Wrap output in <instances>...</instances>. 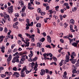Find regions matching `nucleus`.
Segmentation results:
<instances>
[{"instance_id": "9", "label": "nucleus", "mask_w": 79, "mask_h": 79, "mask_svg": "<svg viewBox=\"0 0 79 79\" xmlns=\"http://www.w3.org/2000/svg\"><path fill=\"white\" fill-rule=\"evenodd\" d=\"M69 60V56L68 55H66L65 57V61L66 62H68Z\"/></svg>"}, {"instance_id": "43", "label": "nucleus", "mask_w": 79, "mask_h": 79, "mask_svg": "<svg viewBox=\"0 0 79 79\" xmlns=\"http://www.w3.org/2000/svg\"><path fill=\"white\" fill-rule=\"evenodd\" d=\"M18 43L19 45H21L22 44V42L20 40H19L18 41Z\"/></svg>"}, {"instance_id": "10", "label": "nucleus", "mask_w": 79, "mask_h": 79, "mask_svg": "<svg viewBox=\"0 0 79 79\" xmlns=\"http://www.w3.org/2000/svg\"><path fill=\"white\" fill-rule=\"evenodd\" d=\"M41 71V72L40 73V74L41 76H43L45 73V71L44 69H42Z\"/></svg>"}, {"instance_id": "62", "label": "nucleus", "mask_w": 79, "mask_h": 79, "mask_svg": "<svg viewBox=\"0 0 79 79\" xmlns=\"http://www.w3.org/2000/svg\"><path fill=\"white\" fill-rule=\"evenodd\" d=\"M60 41L61 42V43H64V40H63V39H60Z\"/></svg>"}, {"instance_id": "11", "label": "nucleus", "mask_w": 79, "mask_h": 79, "mask_svg": "<svg viewBox=\"0 0 79 79\" xmlns=\"http://www.w3.org/2000/svg\"><path fill=\"white\" fill-rule=\"evenodd\" d=\"M26 56V55H23L22 56V58L21 59V61H22V62H23V61L26 60V58H25V57Z\"/></svg>"}, {"instance_id": "7", "label": "nucleus", "mask_w": 79, "mask_h": 79, "mask_svg": "<svg viewBox=\"0 0 79 79\" xmlns=\"http://www.w3.org/2000/svg\"><path fill=\"white\" fill-rule=\"evenodd\" d=\"M6 38L7 39H9L11 38V39H13V35H7L6 36Z\"/></svg>"}, {"instance_id": "35", "label": "nucleus", "mask_w": 79, "mask_h": 79, "mask_svg": "<svg viewBox=\"0 0 79 79\" xmlns=\"http://www.w3.org/2000/svg\"><path fill=\"white\" fill-rule=\"evenodd\" d=\"M31 42H35V39L34 38V37L32 38Z\"/></svg>"}, {"instance_id": "22", "label": "nucleus", "mask_w": 79, "mask_h": 79, "mask_svg": "<svg viewBox=\"0 0 79 79\" xmlns=\"http://www.w3.org/2000/svg\"><path fill=\"white\" fill-rule=\"evenodd\" d=\"M3 39H4V36L3 35H2L0 36V41H3Z\"/></svg>"}, {"instance_id": "29", "label": "nucleus", "mask_w": 79, "mask_h": 79, "mask_svg": "<svg viewBox=\"0 0 79 79\" xmlns=\"http://www.w3.org/2000/svg\"><path fill=\"white\" fill-rule=\"evenodd\" d=\"M59 16L60 17V21H62L63 19V17L61 15H59Z\"/></svg>"}, {"instance_id": "28", "label": "nucleus", "mask_w": 79, "mask_h": 79, "mask_svg": "<svg viewBox=\"0 0 79 79\" xmlns=\"http://www.w3.org/2000/svg\"><path fill=\"white\" fill-rule=\"evenodd\" d=\"M77 10V8L76 7L72 8V11L73 12H75Z\"/></svg>"}, {"instance_id": "59", "label": "nucleus", "mask_w": 79, "mask_h": 79, "mask_svg": "<svg viewBox=\"0 0 79 79\" xmlns=\"http://www.w3.org/2000/svg\"><path fill=\"white\" fill-rule=\"evenodd\" d=\"M26 22H27V23H30L29 19H26Z\"/></svg>"}, {"instance_id": "23", "label": "nucleus", "mask_w": 79, "mask_h": 79, "mask_svg": "<svg viewBox=\"0 0 79 79\" xmlns=\"http://www.w3.org/2000/svg\"><path fill=\"white\" fill-rule=\"evenodd\" d=\"M26 8V7L24 6L22 9V13H24V11H25V9Z\"/></svg>"}, {"instance_id": "24", "label": "nucleus", "mask_w": 79, "mask_h": 79, "mask_svg": "<svg viewBox=\"0 0 79 79\" xmlns=\"http://www.w3.org/2000/svg\"><path fill=\"white\" fill-rule=\"evenodd\" d=\"M37 27H41V24L40 23H38L36 25Z\"/></svg>"}, {"instance_id": "64", "label": "nucleus", "mask_w": 79, "mask_h": 79, "mask_svg": "<svg viewBox=\"0 0 79 79\" xmlns=\"http://www.w3.org/2000/svg\"><path fill=\"white\" fill-rule=\"evenodd\" d=\"M49 55L50 56V57H52V56H53V54L51 53H49Z\"/></svg>"}, {"instance_id": "19", "label": "nucleus", "mask_w": 79, "mask_h": 79, "mask_svg": "<svg viewBox=\"0 0 79 79\" xmlns=\"http://www.w3.org/2000/svg\"><path fill=\"white\" fill-rule=\"evenodd\" d=\"M78 44V43H73L72 44V45L73 46H74V47H77V44Z\"/></svg>"}, {"instance_id": "44", "label": "nucleus", "mask_w": 79, "mask_h": 79, "mask_svg": "<svg viewBox=\"0 0 79 79\" xmlns=\"http://www.w3.org/2000/svg\"><path fill=\"white\" fill-rule=\"evenodd\" d=\"M26 16V14L25 13H23L22 14V16L23 17Z\"/></svg>"}, {"instance_id": "45", "label": "nucleus", "mask_w": 79, "mask_h": 79, "mask_svg": "<svg viewBox=\"0 0 79 79\" xmlns=\"http://www.w3.org/2000/svg\"><path fill=\"white\" fill-rule=\"evenodd\" d=\"M31 70H30V71H28V70H27L26 71V74H29V73H31Z\"/></svg>"}, {"instance_id": "50", "label": "nucleus", "mask_w": 79, "mask_h": 79, "mask_svg": "<svg viewBox=\"0 0 79 79\" xmlns=\"http://www.w3.org/2000/svg\"><path fill=\"white\" fill-rule=\"evenodd\" d=\"M75 65L76 67H79V63L77 62V63L75 64Z\"/></svg>"}, {"instance_id": "6", "label": "nucleus", "mask_w": 79, "mask_h": 79, "mask_svg": "<svg viewBox=\"0 0 79 79\" xmlns=\"http://www.w3.org/2000/svg\"><path fill=\"white\" fill-rule=\"evenodd\" d=\"M38 66V65L37 64V63L36 62L35 63V65L34 67V70H35V72H34V73H36V71H37V67Z\"/></svg>"}, {"instance_id": "36", "label": "nucleus", "mask_w": 79, "mask_h": 79, "mask_svg": "<svg viewBox=\"0 0 79 79\" xmlns=\"http://www.w3.org/2000/svg\"><path fill=\"white\" fill-rule=\"evenodd\" d=\"M12 62L13 63H15V62H16V60H15V59L13 58V59L12 60Z\"/></svg>"}, {"instance_id": "12", "label": "nucleus", "mask_w": 79, "mask_h": 79, "mask_svg": "<svg viewBox=\"0 0 79 79\" xmlns=\"http://www.w3.org/2000/svg\"><path fill=\"white\" fill-rule=\"evenodd\" d=\"M5 46H2L1 48V51L2 53L5 52Z\"/></svg>"}, {"instance_id": "52", "label": "nucleus", "mask_w": 79, "mask_h": 79, "mask_svg": "<svg viewBox=\"0 0 79 79\" xmlns=\"http://www.w3.org/2000/svg\"><path fill=\"white\" fill-rule=\"evenodd\" d=\"M30 0V3L31 4H32L34 5V3L33 2H34V0Z\"/></svg>"}, {"instance_id": "61", "label": "nucleus", "mask_w": 79, "mask_h": 79, "mask_svg": "<svg viewBox=\"0 0 79 79\" xmlns=\"http://www.w3.org/2000/svg\"><path fill=\"white\" fill-rule=\"evenodd\" d=\"M19 55L18 52H17L13 55V56H16V55Z\"/></svg>"}, {"instance_id": "18", "label": "nucleus", "mask_w": 79, "mask_h": 79, "mask_svg": "<svg viewBox=\"0 0 79 79\" xmlns=\"http://www.w3.org/2000/svg\"><path fill=\"white\" fill-rule=\"evenodd\" d=\"M25 73L24 72H23V73H21V77H25V76H26V74H24Z\"/></svg>"}, {"instance_id": "56", "label": "nucleus", "mask_w": 79, "mask_h": 79, "mask_svg": "<svg viewBox=\"0 0 79 79\" xmlns=\"http://www.w3.org/2000/svg\"><path fill=\"white\" fill-rule=\"evenodd\" d=\"M4 69V68H3V67H0V70L2 71V70H3Z\"/></svg>"}, {"instance_id": "4", "label": "nucleus", "mask_w": 79, "mask_h": 79, "mask_svg": "<svg viewBox=\"0 0 79 79\" xmlns=\"http://www.w3.org/2000/svg\"><path fill=\"white\" fill-rule=\"evenodd\" d=\"M70 61L72 63V64H75L76 62H77V60L74 59H70Z\"/></svg>"}, {"instance_id": "5", "label": "nucleus", "mask_w": 79, "mask_h": 79, "mask_svg": "<svg viewBox=\"0 0 79 79\" xmlns=\"http://www.w3.org/2000/svg\"><path fill=\"white\" fill-rule=\"evenodd\" d=\"M13 76H15L16 77L18 78L19 77L20 75L19 74V73H18L15 72L14 74H13Z\"/></svg>"}, {"instance_id": "27", "label": "nucleus", "mask_w": 79, "mask_h": 79, "mask_svg": "<svg viewBox=\"0 0 79 79\" xmlns=\"http://www.w3.org/2000/svg\"><path fill=\"white\" fill-rule=\"evenodd\" d=\"M41 44H40V43H38L37 44V46L38 47H40V48H41L42 46H41Z\"/></svg>"}, {"instance_id": "13", "label": "nucleus", "mask_w": 79, "mask_h": 79, "mask_svg": "<svg viewBox=\"0 0 79 79\" xmlns=\"http://www.w3.org/2000/svg\"><path fill=\"white\" fill-rule=\"evenodd\" d=\"M19 3L20 4V5L22 7H23L24 6V2L23 1H22V0H21L19 1Z\"/></svg>"}, {"instance_id": "38", "label": "nucleus", "mask_w": 79, "mask_h": 79, "mask_svg": "<svg viewBox=\"0 0 79 79\" xmlns=\"http://www.w3.org/2000/svg\"><path fill=\"white\" fill-rule=\"evenodd\" d=\"M30 39H32V38H33V37H35V35H32L31 36L30 35V36H29Z\"/></svg>"}, {"instance_id": "26", "label": "nucleus", "mask_w": 79, "mask_h": 79, "mask_svg": "<svg viewBox=\"0 0 79 79\" xmlns=\"http://www.w3.org/2000/svg\"><path fill=\"white\" fill-rule=\"evenodd\" d=\"M63 61H64V60H62L59 64V65L60 66H62L63 65Z\"/></svg>"}, {"instance_id": "40", "label": "nucleus", "mask_w": 79, "mask_h": 79, "mask_svg": "<svg viewBox=\"0 0 79 79\" xmlns=\"http://www.w3.org/2000/svg\"><path fill=\"white\" fill-rule=\"evenodd\" d=\"M13 52H18V49L17 48L14 49Z\"/></svg>"}, {"instance_id": "60", "label": "nucleus", "mask_w": 79, "mask_h": 79, "mask_svg": "<svg viewBox=\"0 0 79 79\" xmlns=\"http://www.w3.org/2000/svg\"><path fill=\"white\" fill-rule=\"evenodd\" d=\"M32 56H33V54H30L28 55V56L29 57H30V58H32Z\"/></svg>"}, {"instance_id": "53", "label": "nucleus", "mask_w": 79, "mask_h": 79, "mask_svg": "<svg viewBox=\"0 0 79 79\" xmlns=\"http://www.w3.org/2000/svg\"><path fill=\"white\" fill-rule=\"evenodd\" d=\"M28 9L31 10H33V9H34L33 8H31V7H30V6H28Z\"/></svg>"}, {"instance_id": "41", "label": "nucleus", "mask_w": 79, "mask_h": 79, "mask_svg": "<svg viewBox=\"0 0 79 79\" xmlns=\"http://www.w3.org/2000/svg\"><path fill=\"white\" fill-rule=\"evenodd\" d=\"M64 6H65L67 7L68 5H69V4H68V3H64Z\"/></svg>"}, {"instance_id": "49", "label": "nucleus", "mask_w": 79, "mask_h": 79, "mask_svg": "<svg viewBox=\"0 0 79 79\" xmlns=\"http://www.w3.org/2000/svg\"><path fill=\"white\" fill-rule=\"evenodd\" d=\"M45 47L46 48H51V47L50 45H47L46 46H45Z\"/></svg>"}, {"instance_id": "55", "label": "nucleus", "mask_w": 79, "mask_h": 79, "mask_svg": "<svg viewBox=\"0 0 79 79\" xmlns=\"http://www.w3.org/2000/svg\"><path fill=\"white\" fill-rule=\"evenodd\" d=\"M43 35L44 37H45V36H46V33H45V32H44L43 33Z\"/></svg>"}, {"instance_id": "34", "label": "nucleus", "mask_w": 79, "mask_h": 79, "mask_svg": "<svg viewBox=\"0 0 79 79\" xmlns=\"http://www.w3.org/2000/svg\"><path fill=\"white\" fill-rule=\"evenodd\" d=\"M12 69L13 70H14V71H16L18 70L17 68H16V67H14Z\"/></svg>"}, {"instance_id": "8", "label": "nucleus", "mask_w": 79, "mask_h": 79, "mask_svg": "<svg viewBox=\"0 0 79 79\" xmlns=\"http://www.w3.org/2000/svg\"><path fill=\"white\" fill-rule=\"evenodd\" d=\"M47 39L49 43H52V40H51V38H50V35H48L47 36Z\"/></svg>"}, {"instance_id": "17", "label": "nucleus", "mask_w": 79, "mask_h": 79, "mask_svg": "<svg viewBox=\"0 0 79 79\" xmlns=\"http://www.w3.org/2000/svg\"><path fill=\"white\" fill-rule=\"evenodd\" d=\"M26 70H27V68H26V66H25L23 68V69L21 70V73H24L23 72Z\"/></svg>"}, {"instance_id": "51", "label": "nucleus", "mask_w": 79, "mask_h": 79, "mask_svg": "<svg viewBox=\"0 0 79 79\" xmlns=\"http://www.w3.org/2000/svg\"><path fill=\"white\" fill-rule=\"evenodd\" d=\"M48 12H49L50 13V14H52V13H53V11H52V10H48Z\"/></svg>"}, {"instance_id": "2", "label": "nucleus", "mask_w": 79, "mask_h": 79, "mask_svg": "<svg viewBox=\"0 0 79 79\" xmlns=\"http://www.w3.org/2000/svg\"><path fill=\"white\" fill-rule=\"evenodd\" d=\"M3 13H4V16H4L7 18L8 20L9 21H10V16H9V15H7V14H6V12H4Z\"/></svg>"}, {"instance_id": "39", "label": "nucleus", "mask_w": 79, "mask_h": 79, "mask_svg": "<svg viewBox=\"0 0 79 79\" xmlns=\"http://www.w3.org/2000/svg\"><path fill=\"white\" fill-rule=\"evenodd\" d=\"M54 18H55V20H56L58 18V16L55 15H54Z\"/></svg>"}, {"instance_id": "21", "label": "nucleus", "mask_w": 79, "mask_h": 79, "mask_svg": "<svg viewBox=\"0 0 79 79\" xmlns=\"http://www.w3.org/2000/svg\"><path fill=\"white\" fill-rule=\"evenodd\" d=\"M66 75H67V73L65 71L64 73V75L63 76L64 78H66Z\"/></svg>"}, {"instance_id": "46", "label": "nucleus", "mask_w": 79, "mask_h": 79, "mask_svg": "<svg viewBox=\"0 0 79 79\" xmlns=\"http://www.w3.org/2000/svg\"><path fill=\"white\" fill-rule=\"evenodd\" d=\"M1 77H2L4 78V77H6V75H5L3 74H2L1 75Z\"/></svg>"}, {"instance_id": "33", "label": "nucleus", "mask_w": 79, "mask_h": 79, "mask_svg": "<svg viewBox=\"0 0 79 79\" xmlns=\"http://www.w3.org/2000/svg\"><path fill=\"white\" fill-rule=\"evenodd\" d=\"M37 11L39 13H41L42 12V10H40V8H38L37 10Z\"/></svg>"}, {"instance_id": "57", "label": "nucleus", "mask_w": 79, "mask_h": 79, "mask_svg": "<svg viewBox=\"0 0 79 79\" xmlns=\"http://www.w3.org/2000/svg\"><path fill=\"white\" fill-rule=\"evenodd\" d=\"M11 32V30H9V32L8 33L7 35H10Z\"/></svg>"}, {"instance_id": "42", "label": "nucleus", "mask_w": 79, "mask_h": 79, "mask_svg": "<svg viewBox=\"0 0 79 79\" xmlns=\"http://www.w3.org/2000/svg\"><path fill=\"white\" fill-rule=\"evenodd\" d=\"M51 0H44V2H48V3H49V2H51Z\"/></svg>"}, {"instance_id": "37", "label": "nucleus", "mask_w": 79, "mask_h": 79, "mask_svg": "<svg viewBox=\"0 0 79 79\" xmlns=\"http://www.w3.org/2000/svg\"><path fill=\"white\" fill-rule=\"evenodd\" d=\"M15 16L16 18H18V17H19V14L18 13L15 14Z\"/></svg>"}, {"instance_id": "25", "label": "nucleus", "mask_w": 79, "mask_h": 79, "mask_svg": "<svg viewBox=\"0 0 79 79\" xmlns=\"http://www.w3.org/2000/svg\"><path fill=\"white\" fill-rule=\"evenodd\" d=\"M25 43L26 44V45H25V47H28L29 46V44H30V43L29 42H28L27 43V42H25Z\"/></svg>"}, {"instance_id": "48", "label": "nucleus", "mask_w": 79, "mask_h": 79, "mask_svg": "<svg viewBox=\"0 0 79 79\" xmlns=\"http://www.w3.org/2000/svg\"><path fill=\"white\" fill-rule=\"evenodd\" d=\"M41 15H42V16H44V15H45V12H41Z\"/></svg>"}, {"instance_id": "63", "label": "nucleus", "mask_w": 79, "mask_h": 79, "mask_svg": "<svg viewBox=\"0 0 79 79\" xmlns=\"http://www.w3.org/2000/svg\"><path fill=\"white\" fill-rule=\"evenodd\" d=\"M50 9V6H48L46 7V9L47 10H48Z\"/></svg>"}, {"instance_id": "3", "label": "nucleus", "mask_w": 79, "mask_h": 79, "mask_svg": "<svg viewBox=\"0 0 79 79\" xmlns=\"http://www.w3.org/2000/svg\"><path fill=\"white\" fill-rule=\"evenodd\" d=\"M19 58V55H17L14 57V58L16 60V62L17 63H19V59H18Z\"/></svg>"}, {"instance_id": "54", "label": "nucleus", "mask_w": 79, "mask_h": 79, "mask_svg": "<svg viewBox=\"0 0 79 79\" xmlns=\"http://www.w3.org/2000/svg\"><path fill=\"white\" fill-rule=\"evenodd\" d=\"M45 70H46V73L48 74V72H49V70H48V69H46Z\"/></svg>"}, {"instance_id": "16", "label": "nucleus", "mask_w": 79, "mask_h": 79, "mask_svg": "<svg viewBox=\"0 0 79 79\" xmlns=\"http://www.w3.org/2000/svg\"><path fill=\"white\" fill-rule=\"evenodd\" d=\"M11 59H12V56L11 55H10L8 58L7 59V60L8 61H11Z\"/></svg>"}, {"instance_id": "58", "label": "nucleus", "mask_w": 79, "mask_h": 79, "mask_svg": "<svg viewBox=\"0 0 79 79\" xmlns=\"http://www.w3.org/2000/svg\"><path fill=\"white\" fill-rule=\"evenodd\" d=\"M25 34L27 37H29L31 35L30 34H28L27 33H25Z\"/></svg>"}, {"instance_id": "30", "label": "nucleus", "mask_w": 79, "mask_h": 79, "mask_svg": "<svg viewBox=\"0 0 79 79\" xmlns=\"http://www.w3.org/2000/svg\"><path fill=\"white\" fill-rule=\"evenodd\" d=\"M45 40V38H43L42 39H41L40 40V41L41 42H44V41Z\"/></svg>"}, {"instance_id": "1", "label": "nucleus", "mask_w": 79, "mask_h": 79, "mask_svg": "<svg viewBox=\"0 0 79 79\" xmlns=\"http://www.w3.org/2000/svg\"><path fill=\"white\" fill-rule=\"evenodd\" d=\"M13 6H11L8 8V13L10 14L12 13V12H13Z\"/></svg>"}, {"instance_id": "47", "label": "nucleus", "mask_w": 79, "mask_h": 79, "mask_svg": "<svg viewBox=\"0 0 79 79\" xmlns=\"http://www.w3.org/2000/svg\"><path fill=\"white\" fill-rule=\"evenodd\" d=\"M53 60L55 61H57V59L55 57H53Z\"/></svg>"}, {"instance_id": "20", "label": "nucleus", "mask_w": 79, "mask_h": 79, "mask_svg": "<svg viewBox=\"0 0 79 79\" xmlns=\"http://www.w3.org/2000/svg\"><path fill=\"white\" fill-rule=\"evenodd\" d=\"M6 17H5V16L4 17V19H2V21H3V22L4 23H6V21H6L7 20V18H6Z\"/></svg>"}, {"instance_id": "31", "label": "nucleus", "mask_w": 79, "mask_h": 79, "mask_svg": "<svg viewBox=\"0 0 79 79\" xmlns=\"http://www.w3.org/2000/svg\"><path fill=\"white\" fill-rule=\"evenodd\" d=\"M72 68L73 69V70L74 69H77V68L76 67V66L74 65H73L72 66Z\"/></svg>"}, {"instance_id": "14", "label": "nucleus", "mask_w": 79, "mask_h": 79, "mask_svg": "<svg viewBox=\"0 0 79 79\" xmlns=\"http://www.w3.org/2000/svg\"><path fill=\"white\" fill-rule=\"evenodd\" d=\"M70 23L71 24L73 25L74 24V19H72L70 20Z\"/></svg>"}, {"instance_id": "15", "label": "nucleus", "mask_w": 79, "mask_h": 79, "mask_svg": "<svg viewBox=\"0 0 79 79\" xmlns=\"http://www.w3.org/2000/svg\"><path fill=\"white\" fill-rule=\"evenodd\" d=\"M29 65L30 67H33L35 65V63L34 62H32V63H30Z\"/></svg>"}, {"instance_id": "32", "label": "nucleus", "mask_w": 79, "mask_h": 79, "mask_svg": "<svg viewBox=\"0 0 79 79\" xmlns=\"http://www.w3.org/2000/svg\"><path fill=\"white\" fill-rule=\"evenodd\" d=\"M76 69H73V71L72 72V73H73V74H76Z\"/></svg>"}]
</instances>
